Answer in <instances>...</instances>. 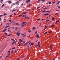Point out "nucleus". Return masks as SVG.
Wrapping results in <instances>:
<instances>
[{
	"instance_id": "obj_1",
	"label": "nucleus",
	"mask_w": 60,
	"mask_h": 60,
	"mask_svg": "<svg viewBox=\"0 0 60 60\" xmlns=\"http://www.w3.org/2000/svg\"><path fill=\"white\" fill-rule=\"evenodd\" d=\"M22 26V27H24V25L26 26V22H23L22 24H21Z\"/></svg>"
},
{
	"instance_id": "obj_2",
	"label": "nucleus",
	"mask_w": 60,
	"mask_h": 60,
	"mask_svg": "<svg viewBox=\"0 0 60 60\" xmlns=\"http://www.w3.org/2000/svg\"><path fill=\"white\" fill-rule=\"evenodd\" d=\"M16 34L17 36H19V35L20 34V33H19V31H18L16 33Z\"/></svg>"
},
{
	"instance_id": "obj_3",
	"label": "nucleus",
	"mask_w": 60,
	"mask_h": 60,
	"mask_svg": "<svg viewBox=\"0 0 60 60\" xmlns=\"http://www.w3.org/2000/svg\"><path fill=\"white\" fill-rule=\"evenodd\" d=\"M19 42H20V43H21V42H22V41H21V39H19V41L18 42V44L19 43Z\"/></svg>"
},
{
	"instance_id": "obj_4",
	"label": "nucleus",
	"mask_w": 60,
	"mask_h": 60,
	"mask_svg": "<svg viewBox=\"0 0 60 60\" xmlns=\"http://www.w3.org/2000/svg\"><path fill=\"white\" fill-rule=\"evenodd\" d=\"M30 0H27L26 1V2L27 3H28V2H29V3H30Z\"/></svg>"
},
{
	"instance_id": "obj_5",
	"label": "nucleus",
	"mask_w": 60,
	"mask_h": 60,
	"mask_svg": "<svg viewBox=\"0 0 60 60\" xmlns=\"http://www.w3.org/2000/svg\"><path fill=\"white\" fill-rule=\"evenodd\" d=\"M49 15V14L47 13V14H44V15L45 16H47V15Z\"/></svg>"
},
{
	"instance_id": "obj_6",
	"label": "nucleus",
	"mask_w": 60,
	"mask_h": 60,
	"mask_svg": "<svg viewBox=\"0 0 60 60\" xmlns=\"http://www.w3.org/2000/svg\"><path fill=\"white\" fill-rule=\"evenodd\" d=\"M7 30V29H5L4 30H3V31H2V32H5V31H6V30Z\"/></svg>"
},
{
	"instance_id": "obj_7",
	"label": "nucleus",
	"mask_w": 60,
	"mask_h": 60,
	"mask_svg": "<svg viewBox=\"0 0 60 60\" xmlns=\"http://www.w3.org/2000/svg\"><path fill=\"white\" fill-rule=\"evenodd\" d=\"M9 26H6V27H5V28H7V27H9Z\"/></svg>"
},
{
	"instance_id": "obj_8",
	"label": "nucleus",
	"mask_w": 60,
	"mask_h": 60,
	"mask_svg": "<svg viewBox=\"0 0 60 60\" xmlns=\"http://www.w3.org/2000/svg\"><path fill=\"white\" fill-rule=\"evenodd\" d=\"M32 29L33 30V31H34V29H36V28L35 27H33V28H32Z\"/></svg>"
},
{
	"instance_id": "obj_9",
	"label": "nucleus",
	"mask_w": 60,
	"mask_h": 60,
	"mask_svg": "<svg viewBox=\"0 0 60 60\" xmlns=\"http://www.w3.org/2000/svg\"><path fill=\"white\" fill-rule=\"evenodd\" d=\"M26 13H27V12H23L22 13V14H26Z\"/></svg>"
},
{
	"instance_id": "obj_10",
	"label": "nucleus",
	"mask_w": 60,
	"mask_h": 60,
	"mask_svg": "<svg viewBox=\"0 0 60 60\" xmlns=\"http://www.w3.org/2000/svg\"><path fill=\"white\" fill-rule=\"evenodd\" d=\"M46 11L45 10H44V11H42V12H46Z\"/></svg>"
},
{
	"instance_id": "obj_11",
	"label": "nucleus",
	"mask_w": 60,
	"mask_h": 60,
	"mask_svg": "<svg viewBox=\"0 0 60 60\" xmlns=\"http://www.w3.org/2000/svg\"><path fill=\"white\" fill-rule=\"evenodd\" d=\"M16 25H20V24H19L18 23H15Z\"/></svg>"
},
{
	"instance_id": "obj_12",
	"label": "nucleus",
	"mask_w": 60,
	"mask_h": 60,
	"mask_svg": "<svg viewBox=\"0 0 60 60\" xmlns=\"http://www.w3.org/2000/svg\"><path fill=\"white\" fill-rule=\"evenodd\" d=\"M36 36H37V37H38V38H39L40 37V36H39V35H36Z\"/></svg>"
},
{
	"instance_id": "obj_13",
	"label": "nucleus",
	"mask_w": 60,
	"mask_h": 60,
	"mask_svg": "<svg viewBox=\"0 0 60 60\" xmlns=\"http://www.w3.org/2000/svg\"><path fill=\"white\" fill-rule=\"evenodd\" d=\"M27 44V43L23 45V46H24L25 45H26Z\"/></svg>"
},
{
	"instance_id": "obj_14",
	"label": "nucleus",
	"mask_w": 60,
	"mask_h": 60,
	"mask_svg": "<svg viewBox=\"0 0 60 60\" xmlns=\"http://www.w3.org/2000/svg\"><path fill=\"white\" fill-rule=\"evenodd\" d=\"M60 1L58 2L56 4H59V3H60Z\"/></svg>"
},
{
	"instance_id": "obj_15",
	"label": "nucleus",
	"mask_w": 60,
	"mask_h": 60,
	"mask_svg": "<svg viewBox=\"0 0 60 60\" xmlns=\"http://www.w3.org/2000/svg\"><path fill=\"white\" fill-rule=\"evenodd\" d=\"M48 8H44V10H46V9H48Z\"/></svg>"
},
{
	"instance_id": "obj_16",
	"label": "nucleus",
	"mask_w": 60,
	"mask_h": 60,
	"mask_svg": "<svg viewBox=\"0 0 60 60\" xmlns=\"http://www.w3.org/2000/svg\"><path fill=\"white\" fill-rule=\"evenodd\" d=\"M22 37H26V34H25V35L23 36Z\"/></svg>"
},
{
	"instance_id": "obj_17",
	"label": "nucleus",
	"mask_w": 60,
	"mask_h": 60,
	"mask_svg": "<svg viewBox=\"0 0 60 60\" xmlns=\"http://www.w3.org/2000/svg\"><path fill=\"white\" fill-rule=\"evenodd\" d=\"M26 34V33H25L23 34H21V35H22V36H23V35H24V34Z\"/></svg>"
},
{
	"instance_id": "obj_18",
	"label": "nucleus",
	"mask_w": 60,
	"mask_h": 60,
	"mask_svg": "<svg viewBox=\"0 0 60 60\" xmlns=\"http://www.w3.org/2000/svg\"><path fill=\"white\" fill-rule=\"evenodd\" d=\"M48 33V32H47L45 33L44 34H46Z\"/></svg>"
},
{
	"instance_id": "obj_19",
	"label": "nucleus",
	"mask_w": 60,
	"mask_h": 60,
	"mask_svg": "<svg viewBox=\"0 0 60 60\" xmlns=\"http://www.w3.org/2000/svg\"><path fill=\"white\" fill-rule=\"evenodd\" d=\"M3 1V0H1L0 1V3H3V2H2Z\"/></svg>"
},
{
	"instance_id": "obj_20",
	"label": "nucleus",
	"mask_w": 60,
	"mask_h": 60,
	"mask_svg": "<svg viewBox=\"0 0 60 60\" xmlns=\"http://www.w3.org/2000/svg\"><path fill=\"white\" fill-rule=\"evenodd\" d=\"M59 22V20L56 21V23H57V22Z\"/></svg>"
},
{
	"instance_id": "obj_21",
	"label": "nucleus",
	"mask_w": 60,
	"mask_h": 60,
	"mask_svg": "<svg viewBox=\"0 0 60 60\" xmlns=\"http://www.w3.org/2000/svg\"><path fill=\"white\" fill-rule=\"evenodd\" d=\"M12 49H15V47H13L12 48Z\"/></svg>"
},
{
	"instance_id": "obj_22",
	"label": "nucleus",
	"mask_w": 60,
	"mask_h": 60,
	"mask_svg": "<svg viewBox=\"0 0 60 60\" xmlns=\"http://www.w3.org/2000/svg\"><path fill=\"white\" fill-rule=\"evenodd\" d=\"M45 26V28H46L47 27V26L46 25Z\"/></svg>"
},
{
	"instance_id": "obj_23",
	"label": "nucleus",
	"mask_w": 60,
	"mask_h": 60,
	"mask_svg": "<svg viewBox=\"0 0 60 60\" xmlns=\"http://www.w3.org/2000/svg\"><path fill=\"white\" fill-rule=\"evenodd\" d=\"M11 40H12V41H15V40L13 39H11Z\"/></svg>"
},
{
	"instance_id": "obj_24",
	"label": "nucleus",
	"mask_w": 60,
	"mask_h": 60,
	"mask_svg": "<svg viewBox=\"0 0 60 60\" xmlns=\"http://www.w3.org/2000/svg\"><path fill=\"white\" fill-rule=\"evenodd\" d=\"M40 19H41L39 18V19L37 20V21H39V20H40Z\"/></svg>"
},
{
	"instance_id": "obj_25",
	"label": "nucleus",
	"mask_w": 60,
	"mask_h": 60,
	"mask_svg": "<svg viewBox=\"0 0 60 60\" xmlns=\"http://www.w3.org/2000/svg\"><path fill=\"white\" fill-rule=\"evenodd\" d=\"M22 16V15H19L18 16V17H21Z\"/></svg>"
},
{
	"instance_id": "obj_26",
	"label": "nucleus",
	"mask_w": 60,
	"mask_h": 60,
	"mask_svg": "<svg viewBox=\"0 0 60 60\" xmlns=\"http://www.w3.org/2000/svg\"><path fill=\"white\" fill-rule=\"evenodd\" d=\"M8 3L9 4H10V3H11V1H9L8 2Z\"/></svg>"
},
{
	"instance_id": "obj_27",
	"label": "nucleus",
	"mask_w": 60,
	"mask_h": 60,
	"mask_svg": "<svg viewBox=\"0 0 60 60\" xmlns=\"http://www.w3.org/2000/svg\"><path fill=\"white\" fill-rule=\"evenodd\" d=\"M55 19V17H53L52 18V20H54V19Z\"/></svg>"
},
{
	"instance_id": "obj_28",
	"label": "nucleus",
	"mask_w": 60,
	"mask_h": 60,
	"mask_svg": "<svg viewBox=\"0 0 60 60\" xmlns=\"http://www.w3.org/2000/svg\"><path fill=\"white\" fill-rule=\"evenodd\" d=\"M14 42H15L14 41L12 43V45H13V44L14 43Z\"/></svg>"
},
{
	"instance_id": "obj_29",
	"label": "nucleus",
	"mask_w": 60,
	"mask_h": 60,
	"mask_svg": "<svg viewBox=\"0 0 60 60\" xmlns=\"http://www.w3.org/2000/svg\"><path fill=\"white\" fill-rule=\"evenodd\" d=\"M3 15L4 16H5V15H6V13H4Z\"/></svg>"
},
{
	"instance_id": "obj_30",
	"label": "nucleus",
	"mask_w": 60,
	"mask_h": 60,
	"mask_svg": "<svg viewBox=\"0 0 60 60\" xmlns=\"http://www.w3.org/2000/svg\"><path fill=\"white\" fill-rule=\"evenodd\" d=\"M11 34H10L9 35H7L8 36H11Z\"/></svg>"
},
{
	"instance_id": "obj_31",
	"label": "nucleus",
	"mask_w": 60,
	"mask_h": 60,
	"mask_svg": "<svg viewBox=\"0 0 60 60\" xmlns=\"http://www.w3.org/2000/svg\"><path fill=\"white\" fill-rule=\"evenodd\" d=\"M51 27H54V25H52V26H51Z\"/></svg>"
},
{
	"instance_id": "obj_32",
	"label": "nucleus",
	"mask_w": 60,
	"mask_h": 60,
	"mask_svg": "<svg viewBox=\"0 0 60 60\" xmlns=\"http://www.w3.org/2000/svg\"><path fill=\"white\" fill-rule=\"evenodd\" d=\"M17 29H18V27H17L15 28L16 30H17Z\"/></svg>"
},
{
	"instance_id": "obj_33",
	"label": "nucleus",
	"mask_w": 60,
	"mask_h": 60,
	"mask_svg": "<svg viewBox=\"0 0 60 60\" xmlns=\"http://www.w3.org/2000/svg\"><path fill=\"white\" fill-rule=\"evenodd\" d=\"M4 6V4H3L2 5V7H3V6Z\"/></svg>"
},
{
	"instance_id": "obj_34",
	"label": "nucleus",
	"mask_w": 60,
	"mask_h": 60,
	"mask_svg": "<svg viewBox=\"0 0 60 60\" xmlns=\"http://www.w3.org/2000/svg\"><path fill=\"white\" fill-rule=\"evenodd\" d=\"M37 9H39L40 7H37Z\"/></svg>"
},
{
	"instance_id": "obj_35",
	"label": "nucleus",
	"mask_w": 60,
	"mask_h": 60,
	"mask_svg": "<svg viewBox=\"0 0 60 60\" xmlns=\"http://www.w3.org/2000/svg\"><path fill=\"white\" fill-rule=\"evenodd\" d=\"M38 47H39V48H40L41 47V46H40V45H38Z\"/></svg>"
},
{
	"instance_id": "obj_36",
	"label": "nucleus",
	"mask_w": 60,
	"mask_h": 60,
	"mask_svg": "<svg viewBox=\"0 0 60 60\" xmlns=\"http://www.w3.org/2000/svg\"><path fill=\"white\" fill-rule=\"evenodd\" d=\"M55 2H56L55 1L54 2H53L52 3V4H54V3H55Z\"/></svg>"
},
{
	"instance_id": "obj_37",
	"label": "nucleus",
	"mask_w": 60,
	"mask_h": 60,
	"mask_svg": "<svg viewBox=\"0 0 60 60\" xmlns=\"http://www.w3.org/2000/svg\"><path fill=\"white\" fill-rule=\"evenodd\" d=\"M40 25H39V26L40 27V26H41V22H40Z\"/></svg>"
},
{
	"instance_id": "obj_38",
	"label": "nucleus",
	"mask_w": 60,
	"mask_h": 60,
	"mask_svg": "<svg viewBox=\"0 0 60 60\" xmlns=\"http://www.w3.org/2000/svg\"><path fill=\"white\" fill-rule=\"evenodd\" d=\"M8 53H9V54L10 53V51H8Z\"/></svg>"
},
{
	"instance_id": "obj_39",
	"label": "nucleus",
	"mask_w": 60,
	"mask_h": 60,
	"mask_svg": "<svg viewBox=\"0 0 60 60\" xmlns=\"http://www.w3.org/2000/svg\"><path fill=\"white\" fill-rule=\"evenodd\" d=\"M23 3H22L21 4V6H23Z\"/></svg>"
},
{
	"instance_id": "obj_40",
	"label": "nucleus",
	"mask_w": 60,
	"mask_h": 60,
	"mask_svg": "<svg viewBox=\"0 0 60 60\" xmlns=\"http://www.w3.org/2000/svg\"><path fill=\"white\" fill-rule=\"evenodd\" d=\"M33 45V43H31V45Z\"/></svg>"
},
{
	"instance_id": "obj_41",
	"label": "nucleus",
	"mask_w": 60,
	"mask_h": 60,
	"mask_svg": "<svg viewBox=\"0 0 60 60\" xmlns=\"http://www.w3.org/2000/svg\"><path fill=\"white\" fill-rule=\"evenodd\" d=\"M19 1H17L16 2V4H17L19 3Z\"/></svg>"
},
{
	"instance_id": "obj_42",
	"label": "nucleus",
	"mask_w": 60,
	"mask_h": 60,
	"mask_svg": "<svg viewBox=\"0 0 60 60\" xmlns=\"http://www.w3.org/2000/svg\"><path fill=\"white\" fill-rule=\"evenodd\" d=\"M4 34H5L6 35H7V33H4Z\"/></svg>"
},
{
	"instance_id": "obj_43",
	"label": "nucleus",
	"mask_w": 60,
	"mask_h": 60,
	"mask_svg": "<svg viewBox=\"0 0 60 60\" xmlns=\"http://www.w3.org/2000/svg\"><path fill=\"white\" fill-rule=\"evenodd\" d=\"M57 7H58V8H60V6H57Z\"/></svg>"
},
{
	"instance_id": "obj_44",
	"label": "nucleus",
	"mask_w": 60,
	"mask_h": 60,
	"mask_svg": "<svg viewBox=\"0 0 60 60\" xmlns=\"http://www.w3.org/2000/svg\"><path fill=\"white\" fill-rule=\"evenodd\" d=\"M41 1V0H39L38 1V2H40Z\"/></svg>"
},
{
	"instance_id": "obj_45",
	"label": "nucleus",
	"mask_w": 60,
	"mask_h": 60,
	"mask_svg": "<svg viewBox=\"0 0 60 60\" xmlns=\"http://www.w3.org/2000/svg\"><path fill=\"white\" fill-rule=\"evenodd\" d=\"M2 16H3V15H0V17H2Z\"/></svg>"
},
{
	"instance_id": "obj_46",
	"label": "nucleus",
	"mask_w": 60,
	"mask_h": 60,
	"mask_svg": "<svg viewBox=\"0 0 60 60\" xmlns=\"http://www.w3.org/2000/svg\"><path fill=\"white\" fill-rule=\"evenodd\" d=\"M7 42H8V41H9V39H8V40H7Z\"/></svg>"
},
{
	"instance_id": "obj_47",
	"label": "nucleus",
	"mask_w": 60,
	"mask_h": 60,
	"mask_svg": "<svg viewBox=\"0 0 60 60\" xmlns=\"http://www.w3.org/2000/svg\"><path fill=\"white\" fill-rule=\"evenodd\" d=\"M49 4H51V2H49Z\"/></svg>"
},
{
	"instance_id": "obj_48",
	"label": "nucleus",
	"mask_w": 60,
	"mask_h": 60,
	"mask_svg": "<svg viewBox=\"0 0 60 60\" xmlns=\"http://www.w3.org/2000/svg\"><path fill=\"white\" fill-rule=\"evenodd\" d=\"M8 32H11V30H8Z\"/></svg>"
},
{
	"instance_id": "obj_49",
	"label": "nucleus",
	"mask_w": 60,
	"mask_h": 60,
	"mask_svg": "<svg viewBox=\"0 0 60 60\" xmlns=\"http://www.w3.org/2000/svg\"><path fill=\"white\" fill-rule=\"evenodd\" d=\"M35 34H37V31H36L35 33Z\"/></svg>"
},
{
	"instance_id": "obj_50",
	"label": "nucleus",
	"mask_w": 60,
	"mask_h": 60,
	"mask_svg": "<svg viewBox=\"0 0 60 60\" xmlns=\"http://www.w3.org/2000/svg\"><path fill=\"white\" fill-rule=\"evenodd\" d=\"M30 42L29 44H29H30V43H31V41H30V42Z\"/></svg>"
},
{
	"instance_id": "obj_51",
	"label": "nucleus",
	"mask_w": 60,
	"mask_h": 60,
	"mask_svg": "<svg viewBox=\"0 0 60 60\" xmlns=\"http://www.w3.org/2000/svg\"><path fill=\"white\" fill-rule=\"evenodd\" d=\"M15 11V10H14L13 11H12V12H13V11Z\"/></svg>"
},
{
	"instance_id": "obj_52",
	"label": "nucleus",
	"mask_w": 60,
	"mask_h": 60,
	"mask_svg": "<svg viewBox=\"0 0 60 60\" xmlns=\"http://www.w3.org/2000/svg\"><path fill=\"white\" fill-rule=\"evenodd\" d=\"M49 21V20H46V21Z\"/></svg>"
},
{
	"instance_id": "obj_53",
	"label": "nucleus",
	"mask_w": 60,
	"mask_h": 60,
	"mask_svg": "<svg viewBox=\"0 0 60 60\" xmlns=\"http://www.w3.org/2000/svg\"><path fill=\"white\" fill-rule=\"evenodd\" d=\"M18 46H20V44H19V45H18Z\"/></svg>"
},
{
	"instance_id": "obj_54",
	"label": "nucleus",
	"mask_w": 60,
	"mask_h": 60,
	"mask_svg": "<svg viewBox=\"0 0 60 60\" xmlns=\"http://www.w3.org/2000/svg\"><path fill=\"white\" fill-rule=\"evenodd\" d=\"M42 1L43 2H44L45 1V0H42Z\"/></svg>"
},
{
	"instance_id": "obj_55",
	"label": "nucleus",
	"mask_w": 60,
	"mask_h": 60,
	"mask_svg": "<svg viewBox=\"0 0 60 60\" xmlns=\"http://www.w3.org/2000/svg\"><path fill=\"white\" fill-rule=\"evenodd\" d=\"M25 56H23V57H22V58H23V57H25Z\"/></svg>"
},
{
	"instance_id": "obj_56",
	"label": "nucleus",
	"mask_w": 60,
	"mask_h": 60,
	"mask_svg": "<svg viewBox=\"0 0 60 60\" xmlns=\"http://www.w3.org/2000/svg\"><path fill=\"white\" fill-rule=\"evenodd\" d=\"M29 19V17H27V19Z\"/></svg>"
},
{
	"instance_id": "obj_57",
	"label": "nucleus",
	"mask_w": 60,
	"mask_h": 60,
	"mask_svg": "<svg viewBox=\"0 0 60 60\" xmlns=\"http://www.w3.org/2000/svg\"><path fill=\"white\" fill-rule=\"evenodd\" d=\"M9 22H11V20H9Z\"/></svg>"
},
{
	"instance_id": "obj_58",
	"label": "nucleus",
	"mask_w": 60,
	"mask_h": 60,
	"mask_svg": "<svg viewBox=\"0 0 60 60\" xmlns=\"http://www.w3.org/2000/svg\"><path fill=\"white\" fill-rule=\"evenodd\" d=\"M31 32V30H30V31H28V32Z\"/></svg>"
},
{
	"instance_id": "obj_59",
	"label": "nucleus",
	"mask_w": 60,
	"mask_h": 60,
	"mask_svg": "<svg viewBox=\"0 0 60 60\" xmlns=\"http://www.w3.org/2000/svg\"><path fill=\"white\" fill-rule=\"evenodd\" d=\"M38 44H40V42H38Z\"/></svg>"
},
{
	"instance_id": "obj_60",
	"label": "nucleus",
	"mask_w": 60,
	"mask_h": 60,
	"mask_svg": "<svg viewBox=\"0 0 60 60\" xmlns=\"http://www.w3.org/2000/svg\"><path fill=\"white\" fill-rule=\"evenodd\" d=\"M12 16V15H10V17H11Z\"/></svg>"
},
{
	"instance_id": "obj_61",
	"label": "nucleus",
	"mask_w": 60,
	"mask_h": 60,
	"mask_svg": "<svg viewBox=\"0 0 60 60\" xmlns=\"http://www.w3.org/2000/svg\"><path fill=\"white\" fill-rule=\"evenodd\" d=\"M27 46L28 47V48H29V45H28Z\"/></svg>"
},
{
	"instance_id": "obj_62",
	"label": "nucleus",
	"mask_w": 60,
	"mask_h": 60,
	"mask_svg": "<svg viewBox=\"0 0 60 60\" xmlns=\"http://www.w3.org/2000/svg\"><path fill=\"white\" fill-rule=\"evenodd\" d=\"M0 21H1V18H0Z\"/></svg>"
},
{
	"instance_id": "obj_63",
	"label": "nucleus",
	"mask_w": 60,
	"mask_h": 60,
	"mask_svg": "<svg viewBox=\"0 0 60 60\" xmlns=\"http://www.w3.org/2000/svg\"><path fill=\"white\" fill-rule=\"evenodd\" d=\"M46 29V28H45L44 30H45V29Z\"/></svg>"
},
{
	"instance_id": "obj_64",
	"label": "nucleus",
	"mask_w": 60,
	"mask_h": 60,
	"mask_svg": "<svg viewBox=\"0 0 60 60\" xmlns=\"http://www.w3.org/2000/svg\"><path fill=\"white\" fill-rule=\"evenodd\" d=\"M52 47V46L51 45L50 46V47Z\"/></svg>"
}]
</instances>
